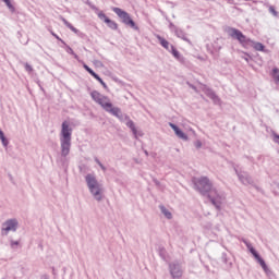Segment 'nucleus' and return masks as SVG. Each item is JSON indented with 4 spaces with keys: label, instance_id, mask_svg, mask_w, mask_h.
I'll return each mask as SVG.
<instances>
[{
    "label": "nucleus",
    "instance_id": "44",
    "mask_svg": "<svg viewBox=\"0 0 279 279\" xmlns=\"http://www.w3.org/2000/svg\"><path fill=\"white\" fill-rule=\"evenodd\" d=\"M243 243H244L245 245H247V243H250V242H247L246 240H243Z\"/></svg>",
    "mask_w": 279,
    "mask_h": 279
},
{
    "label": "nucleus",
    "instance_id": "3",
    "mask_svg": "<svg viewBox=\"0 0 279 279\" xmlns=\"http://www.w3.org/2000/svg\"><path fill=\"white\" fill-rule=\"evenodd\" d=\"M60 145H61V157L66 158L71 154V141L73 136V129L69 124V121H63L61 124L60 132Z\"/></svg>",
    "mask_w": 279,
    "mask_h": 279
},
{
    "label": "nucleus",
    "instance_id": "6",
    "mask_svg": "<svg viewBox=\"0 0 279 279\" xmlns=\"http://www.w3.org/2000/svg\"><path fill=\"white\" fill-rule=\"evenodd\" d=\"M227 33L229 34V36L231 38H233L234 40H238L240 43V45H242L243 47H245V45H250L251 39L247 38L245 35H243V33L236 28H232L229 27Z\"/></svg>",
    "mask_w": 279,
    "mask_h": 279
},
{
    "label": "nucleus",
    "instance_id": "10",
    "mask_svg": "<svg viewBox=\"0 0 279 279\" xmlns=\"http://www.w3.org/2000/svg\"><path fill=\"white\" fill-rule=\"evenodd\" d=\"M201 88L203 93H205V95L208 96L209 99L214 101V104L216 105L221 104V99L219 98V96H217V94L213 89H210L208 86L202 84Z\"/></svg>",
    "mask_w": 279,
    "mask_h": 279
},
{
    "label": "nucleus",
    "instance_id": "16",
    "mask_svg": "<svg viewBox=\"0 0 279 279\" xmlns=\"http://www.w3.org/2000/svg\"><path fill=\"white\" fill-rule=\"evenodd\" d=\"M157 40L159 41V44L161 45V47H163V49L169 50V41L167 39H165L162 36L160 35H156Z\"/></svg>",
    "mask_w": 279,
    "mask_h": 279
},
{
    "label": "nucleus",
    "instance_id": "46",
    "mask_svg": "<svg viewBox=\"0 0 279 279\" xmlns=\"http://www.w3.org/2000/svg\"><path fill=\"white\" fill-rule=\"evenodd\" d=\"M228 1V3H232L230 0H227Z\"/></svg>",
    "mask_w": 279,
    "mask_h": 279
},
{
    "label": "nucleus",
    "instance_id": "23",
    "mask_svg": "<svg viewBox=\"0 0 279 279\" xmlns=\"http://www.w3.org/2000/svg\"><path fill=\"white\" fill-rule=\"evenodd\" d=\"M10 12L14 13L16 12V9L12 5V2L10 0H3Z\"/></svg>",
    "mask_w": 279,
    "mask_h": 279
},
{
    "label": "nucleus",
    "instance_id": "29",
    "mask_svg": "<svg viewBox=\"0 0 279 279\" xmlns=\"http://www.w3.org/2000/svg\"><path fill=\"white\" fill-rule=\"evenodd\" d=\"M50 34L57 38V40H60V43H62V45H66V43L64 40H62V38H60V36H58L56 33H53L52 31L50 32Z\"/></svg>",
    "mask_w": 279,
    "mask_h": 279
},
{
    "label": "nucleus",
    "instance_id": "24",
    "mask_svg": "<svg viewBox=\"0 0 279 279\" xmlns=\"http://www.w3.org/2000/svg\"><path fill=\"white\" fill-rule=\"evenodd\" d=\"M254 49H255V51H265V45H263L260 43H255Z\"/></svg>",
    "mask_w": 279,
    "mask_h": 279
},
{
    "label": "nucleus",
    "instance_id": "18",
    "mask_svg": "<svg viewBox=\"0 0 279 279\" xmlns=\"http://www.w3.org/2000/svg\"><path fill=\"white\" fill-rule=\"evenodd\" d=\"M105 23L108 25L110 29H114V31L119 29V24H117V22L110 19H107Z\"/></svg>",
    "mask_w": 279,
    "mask_h": 279
},
{
    "label": "nucleus",
    "instance_id": "13",
    "mask_svg": "<svg viewBox=\"0 0 279 279\" xmlns=\"http://www.w3.org/2000/svg\"><path fill=\"white\" fill-rule=\"evenodd\" d=\"M174 34L178 38H181V40H185V43L191 44V39H187L186 33H184L182 28H175Z\"/></svg>",
    "mask_w": 279,
    "mask_h": 279
},
{
    "label": "nucleus",
    "instance_id": "19",
    "mask_svg": "<svg viewBox=\"0 0 279 279\" xmlns=\"http://www.w3.org/2000/svg\"><path fill=\"white\" fill-rule=\"evenodd\" d=\"M66 53H70V56H73L75 60H78L80 57L73 51V48H71L69 45H64Z\"/></svg>",
    "mask_w": 279,
    "mask_h": 279
},
{
    "label": "nucleus",
    "instance_id": "14",
    "mask_svg": "<svg viewBox=\"0 0 279 279\" xmlns=\"http://www.w3.org/2000/svg\"><path fill=\"white\" fill-rule=\"evenodd\" d=\"M260 267L263 268V270L265 271L266 276H268V278H275L276 275L274 274V271H271V269H269V267L267 266V264L264 262H262Z\"/></svg>",
    "mask_w": 279,
    "mask_h": 279
},
{
    "label": "nucleus",
    "instance_id": "48",
    "mask_svg": "<svg viewBox=\"0 0 279 279\" xmlns=\"http://www.w3.org/2000/svg\"><path fill=\"white\" fill-rule=\"evenodd\" d=\"M277 189L279 190V183L277 184Z\"/></svg>",
    "mask_w": 279,
    "mask_h": 279
},
{
    "label": "nucleus",
    "instance_id": "43",
    "mask_svg": "<svg viewBox=\"0 0 279 279\" xmlns=\"http://www.w3.org/2000/svg\"><path fill=\"white\" fill-rule=\"evenodd\" d=\"M144 154H145L146 156H149V153H148L147 150H145Z\"/></svg>",
    "mask_w": 279,
    "mask_h": 279
},
{
    "label": "nucleus",
    "instance_id": "40",
    "mask_svg": "<svg viewBox=\"0 0 279 279\" xmlns=\"http://www.w3.org/2000/svg\"><path fill=\"white\" fill-rule=\"evenodd\" d=\"M95 162L98 163V167L101 165V161L97 157H95Z\"/></svg>",
    "mask_w": 279,
    "mask_h": 279
},
{
    "label": "nucleus",
    "instance_id": "22",
    "mask_svg": "<svg viewBox=\"0 0 279 279\" xmlns=\"http://www.w3.org/2000/svg\"><path fill=\"white\" fill-rule=\"evenodd\" d=\"M171 49V53L172 56L177 59L180 60V51H178V49H175V47L173 45L170 46Z\"/></svg>",
    "mask_w": 279,
    "mask_h": 279
},
{
    "label": "nucleus",
    "instance_id": "5",
    "mask_svg": "<svg viewBox=\"0 0 279 279\" xmlns=\"http://www.w3.org/2000/svg\"><path fill=\"white\" fill-rule=\"evenodd\" d=\"M112 11L114 12V14H117V16H119V19H121V21L124 25L132 27V29L138 31V27L136 26V23L134 22V20H132V17L130 16V13H128V12L123 11V9L117 8V7H114L112 9Z\"/></svg>",
    "mask_w": 279,
    "mask_h": 279
},
{
    "label": "nucleus",
    "instance_id": "47",
    "mask_svg": "<svg viewBox=\"0 0 279 279\" xmlns=\"http://www.w3.org/2000/svg\"><path fill=\"white\" fill-rule=\"evenodd\" d=\"M80 171H81V173H82V167H80Z\"/></svg>",
    "mask_w": 279,
    "mask_h": 279
},
{
    "label": "nucleus",
    "instance_id": "15",
    "mask_svg": "<svg viewBox=\"0 0 279 279\" xmlns=\"http://www.w3.org/2000/svg\"><path fill=\"white\" fill-rule=\"evenodd\" d=\"M159 209L162 213V215L166 217V219H173V215L171 214V211H169V209H167V207H165V205H160Z\"/></svg>",
    "mask_w": 279,
    "mask_h": 279
},
{
    "label": "nucleus",
    "instance_id": "1",
    "mask_svg": "<svg viewBox=\"0 0 279 279\" xmlns=\"http://www.w3.org/2000/svg\"><path fill=\"white\" fill-rule=\"evenodd\" d=\"M90 97L96 104H98V106H100V108H102V110H105V112L112 114V117H116L117 119H119V121H128L126 128H130V130L134 134V137L138 138V131L136 130V125H134V121L130 119V116L123 114L121 108L114 107L108 96H104L101 95V93L93 90L90 93Z\"/></svg>",
    "mask_w": 279,
    "mask_h": 279
},
{
    "label": "nucleus",
    "instance_id": "12",
    "mask_svg": "<svg viewBox=\"0 0 279 279\" xmlns=\"http://www.w3.org/2000/svg\"><path fill=\"white\" fill-rule=\"evenodd\" d=\"M61 21H62V23H64L65 26H68L69 29H71V32H73L77 36H82V32H80V29L75 28L69 21H66V19L61 16Z\"/></svg>",
    "mask_w": 279,
    "mask_h": 279
},
{
    "label": "nucleus",
    "instance_id": "4",
    "mask_svg": "<svg viewBox=\"0 0 279 279\" xmlns=\"http://www.w3.org/2000/svg\"><path fill=\"white\" fill-rule=\"evenodd\" d=\"M85 182L94 199H96V202H101L104 199V185L97 181V177H95V174L88 173L85 177Z\"/></svg>",
    "mask_w": 279,
    "mask_h": 279
},
{
    "label": "nucleus",
    "instance_id": "34",
    "mask_svg": "<svg viewBox=\"0 0 279 279\" xmlns=\"http://www.w3.org/2000/svg\"><path fill=\"white\" fill-rule=\"evenodd\" d=\"M187 84H189L190 88H192L193 90H195V93H199V92L197 90V87H196L195 85H193V84H191V83H187Z\"/></svg>",
    "mask_w": 279,
    "mask_h": 279
},
{
    "label": "nucleus",
    "instance_id": "36",
    "mask_svg": "<svg viewBox=\"0 0 279 279\" xmlns=\"http://www.w3.org/2000/svg\"><path fill=\"white\" fill-rule=\"evenodd\" d=\"M88 73H89V75H93L95 78L99 75V74H96L95 71H93V70H89Z\"/></svg>",
    "mask_w": 279,
    "mask_h": 279
},
{
    "label": "nucleus",
    "instance_id": "11",
    "mask_svg": "<svg viewBox=\"0 0 279 279\" xmlns=\"http://www.w3.org/2000/svg\"><path fill=\"white\" fill-rule=\"evenodd\" d=\"M169 126L173 130L175 136H178V138H181V141H189V135H186V133L182 132V130H180V128L178 125H175L172 122H169Z\"/></svg>",
    "mask_w": 279,
    "mask_h": 279
},
{
    "label": "nucleus",
    "instance_id": "33",
    "mask_svg": "<svg viewBox=\"0 0 279 279\" xmlns=\"http://www.w3.org/2000/svg\"><path fill=\"white\" fill-rule=\"evenodd\" d=\"M169 28L171 29V32H174L175 29H178V26H175L173 22H170Z\"/></svg>",
    "mask_w": 279,
    "mask_h": 279
},
{
    "label": "nucleus",
    "instance_id": "21",
    "mask_svg": "<svg viewBox=\"0 0 279 279\" xmlns=\"http://www.w3.org/2000/svg\"><path fill=\"white\" fill-rule=\"evenodd\" d=\"M271 75H272V78L275 80L276 84H279V69L278 68H275L272 70Z\"/></svg>",
    "mask_w": 279,
    "mask_h": 279
},
{
    "label": "nucleus",
    "instance_id": "7",
    "mask_svg": "<svg viewBox=\"0 0 279 279\" xmlns=\"http://www.w3.org/2000/svg\"><path fill=\"white\" fill-rule=\"evenodd\" d=\"M16 230H19V220L16 218L8 219L2 223V236H8L10 232H16Z\"/></svg>",
    "mask_w": 279,
    "mask_h": 279
},
{
    "label": "nucleus",
    "instance_id": "25",
    "mask_svg": "<svg viewBox=\"0 0 279 279\" xmlns=\"http://www.w3.org/2000/svg\"><path fill=\"white\" fill-rule=\"evenodd\" d=\"M19 245H21V241L10 240V247L12 250H16V247H19Z\"/></svg>",
    "mask_w": 279,
    "mask_h": 279
},
{
    "label": "nucleus",
    "instance_id": "2",
    "mask_svg": "<svg viewBox=\"0 0 279 279\" xmlns=\"http://www.w3.org/2000/svg\"><path fill=\"white\" fill-rule=\"evenodd\" d=\"M194 189L203 195V197L209 198L213 206L217 210H221V204H223V196H221L216 189L213 187V182L208 177L194 178L192 180Z\"/></svg>",
    "mask_w": 279,
    "mask_h": 279
},
{
    "label": "nucleus",
    "instance_id": "37",
    "mask_svg": "<svg viewBox=\"0 0 279 279\" xmlns=\"http://www.w3.org/2000/svg\"><path fill=\"white\" fill-rule=\"evenodd\" d=\"M153 182L156 184V186H160V181H158L157 179H154Z\"/></svg>",
    "mask_w": 279,
    "mask_h": 279
},
{
    "label": "nucleus",
    "instance_id": "8",
    "mask_svg": "<svg viewBox=\"0 0 279 279\" xmlns=\"http://www.w3.org/2000/svg\"><path fill=\"white\" fill-rule=\"evenodd\" d=\"M169 269H170V276H172L173 279H180L182 276V265L178 262H173L169 264Z\"/></svg>",
    "mask_w": 279,
    "mask_h": 279
},
{
    "label": "nucleus",
    "instance_id": "26",
    "mask_svg": "<svg viewBox=\"0 0 279 279\" xmlns=\"http://www.w3.org/2000/svg\"><path fill=\"white\" fill-rule=\"evenodd\" d=\"M95 80H97V82H99V84H101V86L104 88H108V85L106 84V82H104V80L98 75Z\"/></svg>",
    "mask_w": 279,
    "mask_h": 279
},
{
    "label": "nucleus",
    "instance_id": "45",
    "mask_svg": "<svg viewBox=\"0 0 279 279\" xmlns=\"http://www.w3.org/2000/svg\"><path fill=\"white\" fill-rule=\"evenodd\" d=\"M244 60H245L246 62H250V59H248V58H244Z\"/></svg>",
    "mask_w": 279,
    "mask_h": 279
},
{
    "label": "nucleus",
    "instance_id": "32",
    "mask_svg": "<svg viewBox=\"0 0 279 279\" xmlns=\"http://www.w3.org/2000/svg\"><path fill=\"white\" fill-rule=\"evenodd\" d=\"M87 5H89V8H90L92 10H94L95 12H98V11H99V9H98L97 7H95V4H93V3H90V2H87Z\"/></svg>",
    "mask_w": 279,
    "mask_h": 279
},
{
    "label": "nucleus",
    "instance_id": "31",
    "mask_svg": "<svg viewBox=\"0 0 279 279\" xmlns=\"http://www.w3.org/2000/svg\"><path fill=\"white\" fill-rule=\"evenodd\" d=\"M194 146L196 147V149H202V141L197 140V141L194 143Z\"/></svg>",
    "mask_w": 279,
    "mask_h": 279
},
{
    "label": "nucleus",
    "instance_id": "20",
    "mask_svg": "<svg viewBox=\"0 0 279 279\" xmlns=\"http://www.w3.org/2000/svg\"><path fill=\"white\" fill-rule=\"evenodd\" d=\"M0 141L2 142V145L4 147H8V145H10V142L8 141V138H5V134L2 130H0Z\"/></svg>",
    "mask_w": 279,
    "mask_h": 279
},
{
    "label": "nucleus",
    "instance_id": "38",
    "mask_svg": "<svg viewBox=\"0 0 279 279\" xmlns=\"http://www.w3.org/2000/svg\"><path fill=\"white\" fill-rule=\"evenodd\" d=\"M246 247L248 251H251L252 248H254V246H252V243H246Z\"/></svg>",
    "mask_w": 279,
    "mask_h": 279
},
{
    "label": "nucleus",
    "instance_id": "9",
    "mask_svg": "<svg viewBox=\"0 0 279 279\" xmlns=\"http://www.w3.org/2000/svg\"><path fill=\"white\" fill-rule=\"evenodd\" d=\"M235 173L242 184L244 186L254 185V179L247 172H239V170L235 169Z\"/></svg>",
    "mask_w": 279,
    "mask_h": 279
},
{
    "label": "nucleus",
    "instance_id": "41",
    "mask_svg": "<svg viewBox=\"0 0 279 279\" xmlns=\"http://www.w3.org/2000/svg\"><path fill=\"white\" fill-rule=\"evenodd\" d=\"M99 167H100L101 171H106L107 170L106 166H104V163H100Z\"/></svg>",
    "mask_w": 279,
    "mask_h": 279
},
{
    "label": "nucleus",
    "instance_id": "35",
    "mask_svg": "<svg viewBox=\"0 0 279 279\" xmlns=\"http://www.w3.org/2000/svg\"><path fill=\"white\" fill-rule=\"evenodd\" d=\"M83 69H85V71H87V73H89V71L93 70V69H90L88 65H86L85 63L83 64Z\"/></svg>",
    "mask_w": 279,
    "mask_h": 279
},
{
    "label": "nucleus",
    "instance_id": "28",
    "mask_svg": "<svg viewBox=\"0 0 279 279\" xmlns=\"http://www.w3.org/2000/svg\"><path fill=\"white\" fill-rule=\"evenodd\" d=\"M269 12L270 14H272V16H278V11H276V8H274V5L269 7Z\"/></svg>",
    "mask_w": 279,
    "mask_h": 279
},
{
    "label": "nucleus",
    "instance_id": "30",
    "mask_svg": "<svg viewBox=\"0 0 279 279\" xmlns=\"http://www.w3.org/2000/svg\"><path fill=\"white\" fill-rule=\"evenodd\" d=\"M24 68H25V71H27V73H32L34 71V68H32L29 63H25Z\"/></svg>",
    "mask_w": 279,
    "mask_h": 279
},
{
    "label": "nucleus",
    "instance_id": "42",
    "mask_svg": "<svg viewBox=\"0 0 279 279\" xmlns=\"http://www.w3.org/2000/svg\"><path fill=\"white\" fill-rule=\"evenodd\" d=\"M160 256H162V258H165V248L160 250Z\"/></svg>",
    "mask_w": 279,
    "mask_h": 279
},
{
    "label": "nucleus",
    "instance_id": "17",
    "mask_svg": "<svg viewBox=\"0 0 279 279\" xmlns=\"http://www.w3.org/2000/svg\"><path fill=\"white\" fill-rule=\"evenodd\" d=\"M251 254L254 256V258L257 260V263L260 265L265 259H263V257H260V255L258 254V252H256V248L253 247L250 250Z\"/></svg>",
    "mask_w": 279,
    "mask_h": 279
},
{
    "label": "nucleus",
    "instance_id": "27",
    "mask_svg": "<svg viewBox=\"0 0 279 279\" xmlns=\"http://www.w3.org/2000/svg\"><path fill=\"white\" fill-rule=\"evenodd\" d=\"M98 19H100V21H104L105 23H106V20L107 19H110V17H108L107 15H105V13L104 12H99L98 13Z\"/></svg>",
    "mask_w": 279,
    "mask_h": 279
},
{
    "label": "nucleus",
    "instance_id": "39",
    "mask_svg": "<svg viewBox=\"0 0 279 279\" xmlns=\"http://www.w3.org/2000/svg\"><path fill=\"white\" fill-rule=\"evenodd\" d=\"M253 186H254V189H256V191L263 192V190L260 187H258V185L253 183Z\"/></svg>",
    "mask_w": 279,
    "mask_h": 279
}]
</instances>
